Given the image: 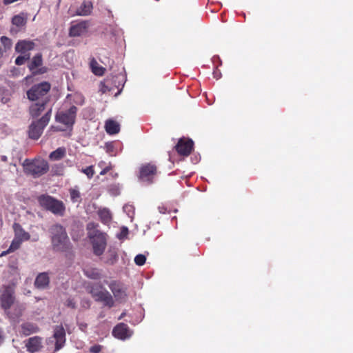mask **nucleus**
<instances>
[{"label":"nucleus","mask_w":353,"mask_h":353,"mask_svg":"<svg viewBox=\"0 0 353 353\" xmlns=\"http://www.w3.org/2000/svg\"><path fill=\"white\" fill-rule=\"evenodd\" d=\"M23 171L26 174L34 178L39 177L48 172L49 165L48 162L42 159H26L22 163Z\"/></svg>","instance_id":"3"},{"label":"nucleus","mask_w":353,"mask_h":353,"mask_svg":"<svg viewBox=\"0 0 353 353\" xmlns=\"http://www.w3.org/2000/svg\"><path fill=\"white\" fill-rule=\"evenodd\" d=\"M77 112V108L75 105H72L66 111L57 112L55 115V120L57 122L65 125L67 128H72L75 123Z\"/></svg>","instance_id":"9"},{"label":"nucleus","mask_w":353,"mask_h":353,"mask_svg":"<svg viewBox=\"0 0 353 353\" xmlns=\"http://www.w3.org/2000/svg\"><path fill=\"white\" fill-rule=\"evenodd\" d=\"M125 315V312H123L121 316H119V319H121Z\"/></svg>","instance_id":"57"},{"label":"nucleus","mask_w":353,"mask_h":353,"mask_svg":"<svg viewBox=\"0 0 353 353\" xmlns=\"http://www.w3.org/2000/svg\"><path fill=\"white\" fill-rule=\"evenodd\" d=\"M85 28L86 25L85 22L73 25L70 28L69 34L70 37H79L84 32Z\"/></svg>","instance_id":"25"},{"label":"nucleus","mask_w":353,"mask_h":353,"mask_svg":"<svg viewBox=\"0 0 353 353\" xmlns=\"http://www.w3.org/2000/svg\"><path fill=\"white\" fill-rule=\"evenodd\" d=\"M104 148L110 156H117L119 152L122 151L123 144L119 141L106 142Z\"/></svg>","instance_id":"19"},{"label":"nucleus","mask_w":353,"mask_h":353,"mask_svg":"<svg viewBox=\"0 0 353 353\" xmlns=\"http://www.w3.org/2000/svg\"><path fill=\"white\" fill-rule=\"evenodd\" d=\"M53 338L55 340L54 352H57L61 350L65 343V331L62 325H57L54 327Z\"/></svg>","instance_id":"10"},{"label":"nucleus","mask_w":353,"mask_h":353,"mask_svg":"<svg viewBox=\"0 0 353 353\" xmlns=\"http://www.w3.org/2000/svg\"><path fill=\"white\" fill-rule=\"evenodd\" d=\"M176 150V143L173 145V152Z\"/></svg>","instance_id":"59"},{"label":"nucleus","mask_w":353,"mask_h":353,"mask_svg":"<svg viewBox=\"0 0 353 353\" xmlns=\"http://www.w3.org/2000/svg\"><path fill=\"white\" fill-rule=\"evenodd\" d=\"M50 88L51 85L47 81L34 84L26 92L27 98L31 101H42L43 99H49L47 94Z\"/></svg>","instance_id":"6"},{"label":"nucleus","mask_w":353,"mask_h":353,"mask_svg":"<svg viewBox=\"0 0 353 353\" xmlns=\"http://www.w3.org/2000/svg\"><path fill=\"white\" fill-rule=\"evenodd\" d=\"M10 252H12V251H9V248H8L7 250L3 251V252H2V253H1V256H5V255H6L7 254H9V253H10Z\"/></svg>","instance_id":"55"},{"label":"nucleus","mask_w":353,"mask_h":353,"mask_svg":"<svg viewBox=\"0 0 353 353\" xmlns=\"http://www.w3.org/2000/svg\"><path fill=\"white\" fill-rule=\"evenodd\" d=\"M1 43L6 49H10L12 46V41L10 39L6 36H2L0 38Z\"/></svg>","instance_id":"40"},{"label":"nucleus","mask_w":353,"mask_h":353,"mask_svg":"<svg viewBox=\"0 0 353 353\" xmlns=\"http://www.w3.org/2000/svg\"><path fill=\"white\" fill-rule=\"evenodd\" d=\"M123 210L125 213H126V214L131 219H132L133 217V215H134V208L133 205H130V204H125L123 207Z\"/></svg>","instance_id":"38"},{"label":"nucleus","mask_w":353,"mask_h":353,"mask_svg":"<svg viewBox=\"0 0 353 353\" xmlns=\"http://www.w3.org/2000/svg\"><path fill=\"white\" fill-rule=\"evenodd\" d=\"M109 170V168H105V169H103L101 172H100V174L101 175H103L105 174Z\"/></svg>","instance_id":"53"},{"label":"nucleus","mask_w":353,"mask_h":353,"mask_svg":"<svg viewBox=\"0 0 353 353\" xmlns=\"http://www.w3.org/2000/svg\"><path fill=\"white\" fill-rule=\"evenodd\" d=\"M105 316V315L103 314V313H100L99 317V318H103Z\"/></svg>","instance_id":"58"},{"label":"nucleus","mask_w":353,"mask_h":353,"mask_svg":"<svg viewBox=\"0 0 353 353\" xmlns=\"http://www.w3.org/2000/svg\"><path fill=\"white\" fill-rule=\"evenodd\" d=\"M30 54H20L19 56H18L15 61H14V63L16 65H23L27 61L30 60Z\"/></svg>","instance_id":"33"},{"label":"nucleus","mask_w":353,"mask_h":353,"mask_svg":"<svg viewBox=\"0 0 353 353\" xmlns=\"http://www.w3.org/2000/svg\"><path fill=\"white\" fill-rule=\"evenodd\" d=\"M126 81V75L125 73L124 68H121V70L118 73H112L110 76H108L105 79V84L103 85L108 89H113L116 88L118 89L117 92L115 94V97L119 95L124 87Z\"/></svg>","instance_id":"7"},{"label":"nucleus","mask_w":353,"mask_h":353,"mask_svg":"<svg viewBox=\"0 0 353 353\" xmlns=\"http://www.w3.org/2000/svg\"><path fill=\"white\" fill-rule=\"evenodd\" d=\"M50 278L48 272L39 273L34 281V286L39 290H43L48 287Z\"/></svg>","instance_id":"21"},{"label":"nucleus","mask_w":353,"mask_h":353,"mask_svg":"<svg viewBox=\"0 0 353 353\" xmlns=\"http://www.w3.org/2000/svg\"><path fill=\"white\" fill-rule=\"evenodd\" d=\"M54 339L53 338V336H52V337H51V338H48V339H47V341H47V343H48V344L52 343L54 342Z\"/></svg>","instance_id":"54"},{"label":"nucleus","mask_w":353,"mask_h":353,"mask_svg":"<svg viewBox=\"0 0 353 353\" xmlns=\"http://www.w3.org/2000/svg\"><path fill=\"white\" fill-rule=\"evenodd\" d=\"M39 205L55 215L62 216L65 208L63 201L47 194H41L37 197Z\"/></svg>","instance_id":"4"},{"label":"nucleus","mask_w":353,"mask_h":353,"mask_svg":"<svg viewBox=\"0 0 353 353\" xmlns=\"http://www.w3.org/2000/svg\"><path fill=\"white\" fill-rule=\"evenodd\" d=\"M158 210H159V213H161V214H165L166 212H176V208L172 209V208L168 207L167 205H163L159 206Z\"/></svg>","instance_id":"42"},{"label":"nucleus","mask_w":353,"mask_h":353,"mask_svg":"<svg viewBox=\"0 0 353 353\" xmlns=\"http://www.w3.org/2000/svg\"><path fill=\"white\" fill-rule=\"evenodd\" d=\"M1 160L3 162H6L8 161V157L5 155L1 156Z\"/></svg>","instance_id":"56"},{"label":"nucleus","mask_w":353,"mask_h":353,"mask_svg":"<svg viewBox=\"0 0 353 353\" xmlns=\"http://www.w3.org/2000/svg\"><path fill=\"white\" fill-rule=\"evenodd\" d=\"M48 71V68L46 66H40L35 69L34 71L32 72V76H37L39 74H43L46 73Z\"/></svg>","instance_id":"41"},{"label":"nucleus","mask_w":353,"mask_h":353,"mask_svg":"<svg viewBox=\"0 0 353 353\" xmlns=\"http://www.w3.org/2000/svg\"><path fill=\"white\" fill-rule=\"evenodd\" d=\"M118 254L115 251L110 250L108 252V257L106 260V263L108 265H114L118 261Z\"/></svg>","instance_id":"32"},{"label":"nucleus","mask_w":353,"mask_h":353,"mask_svg":"<svg viewBox=\"0 0 353 353\" xmlns=\"http://www.w3.org/2000/svg\"><path fill=\"white\" fill-rule=\"evenodd\" d=\"M35 43L30 40H19L16 43L14 50L17 53L21 54H30V51L35 48Z\"/></svg>","instance_id":"14"},{"label":"nucleus","mask_w":353,"mask_h":353,"mask_svg":"<svg viewBox=\"0 0 353 353\" xmlns=\"http://www.w3.org/2000/svg\"><path fill=\"white\" fill-rule=\"evenodd\" d=\"M12 23L13 25L17 27H22L26 23V19L23 14L15 15L12 19Z\"/></svg>","instance_id":"30"},{"label":"nucleus","mask_w":353,"mask_h":353,"mask_svg":"<svg viewBox=\"0 0 353 353\" xmlns=\"http://www.w3.org/2000/svg\"><path fill=\"white\" fill-rule=\"evenodd\" d=\"M1 101L3 103L6 104L10 101V99L8 97H1Z\"/></svg>","instance_id":"49"},{"label":"nucleus","mask_w":353,"mask_h":353,"mask_svg":"<svg viewBox=\"0 0 353 353\" xmlns=\"http://www.w3.org/2000/svg\"><path fill=\"white\" fill-rule=\"evenodd\" d=\"M82 306H83V307H90V301H89L88 300L83 301V302H82Z\"/></svg>","instance_id":"50"},{"label":"nucleus","mask_w":353,"mask_h":353,"mask_svg":"<svg viewBox=\"0 0 353 353\" xmlns=\"http://www.w3.org/2000/svg\"><path fill=\"white\" fill-rule=\"evenodd\" d=\"M94 254L97 256H101L106 247V240L103 234H100L97 240H94L92 243Z\"/></svg>","instance_id":"18"},{"label":"nucleus","mask_w":353,"mask_h":353,"mask_svg":"<svg viewBox=\"0 0 353 353\" xmlns=\"http://www.w3.org/2000/svg\"><path fill=\"white\" fill-rule=\"evenodd\" d=\"M108 287L117 299L122 300L127 296L125 288L121 283L117 281H112L108 283Z\"/></svg>","instance_id":"15"},{"label":"nucleus","mask_w":353,"mask_h":353,"mask_svg":"<svg viewBox=\"0 0 353 353\" xmlns=\"http://www.w3.org/2000/svg\"><path fill=\"white\" fill-rule=\"evenodd\" d=\"M99 216L101 221L105 224H108L111 221V219H112L111 213H110V210L107 208H103L102 210H100L99 211Z\"/></svg>","instance_id":"28"},{"label":"nucleus","mask_w":353,"mask_h":353,"mask_svg":"<svg viewBox=\"0 0 353 353\" xmlns=\"http://www.w3.org/2000/svg\"><path fill=\"white\" fill-rule=\"evenodd\" d=\"M105 128L106 132L110 135L116 134L120 131V125L118 122L108 119L105 121Z\"/></svg>","instance_id":"23"},{"label":"nucleus","mask_w":353,"mask_h":353,"mask_svg":"<svg viewBox=\"0 0 353 353\" xmlns=\"http://www.w3.org/2000/svg\"><path fill=\"white\" fill-rule=\"evenodd\" d=\"M104 84H105V81L101 83V88L100 90L101 91L102 93H105L107 91H110L112 90V89L106 88L105 87H104V85H103Z\"/></svg>","instance_id":"46"},{"label":"nucleus","mask_w":353,"mask_h":353,"mask_svg":"<svg viewBox=\"0 0 353 353\" xmlns=\"http://www.w3.org/2000/svg\"><path fill=\"white\" fill-rule=\"evenodd\" d=\"M15 301V288L14 285L8 284L3 285L0 288V303L1 306L8 316L15 321L18 319L21 315L22 312L25 307L22 304L16 305V313L12 314L10 308Z\"/></svg>","instance_id":"2"},{"label":"nucleus","mask_w":353,"mask_h":353,"mask_svg":"<svg viewBox=\"0 0 353 353\" xmlns=\"http://www.w3.org/2000/svg\"><path fill=\"white\" fill-rule=\"evenodd\" d=\"M21 243V241L14 237L13 240L11 242V244L9 246V251L14 252L18 250L20 248Z\"/></svg>","instance_id":"36"},{"label":"nucleus","mask_w":353,"mask_h":353,"mask_svg":"<svg viewBox=\"0 0 353 353\" xmlns=\"http://www.w3.org/2000/svg\"><path fill=\"white\" fill-rule=\"evenodd\" d=\"M43 64V57L41 53L36 54L28 64L30 71L32 72Z\"/></svg>","instance_id":"26"},{"label":"nucleus","mask_w":353,"mask_h":353,"mask_svg":"<svg viewBox=\"0 0 353 353\" xmlns=\"http://www.w3.org/2000/svg\"><path fill=\"white\" fill-rule=\"evenodd\" d=\"M27 350L30 353H36L42 348V338L38 336H32L27 340L26 344Z\"/></svg>","instance_id":"17"},{"label":"nucleus","mask_w":353,"mask_h":353,"mask_svg":"<svg viewBox=\"0 0 353 353\" xmlns=\"http://www.w3.org/2000/svg\"><path fill=\"white\" fill-rule=\"evenodd\" d=\"M112 334L113 336L122 341L129 339L132 335L128 326L123 323L117 324L113 328Z\"/></svg>","instance_id":"11"},{"label":"nucleus","mask_w":353,"mask_h":353,"mask_svg":"<svg viewBox=\"0 0 353 353\" xmlns=\"http://www.w3.org/2000/svg\"><path fill=\"white\" fill-rule=\"evenodd\" d=\"M156 172V166L152 164H146L141 167L139 172V179L143 181L151 183L152 179Z\"/></svg>","instance_id":"12"},{"label":"nucleus","mask_w":353,"mask_h":353,"mask_svg":"<svg viewBox=\"0 0 353 353\" xmlns=\"http://www.w3.org/2000/svg\"><path fill=\"white\" fill-rule=\"evenodd\" d=\"M169 161H171L172 163H174L175 161L174 156H172L170 152H169Z\"/></svg>","instance_id":"52"},{"label":"nucleus","mask_w":353,"mask_h":353,"mask_svg":"<svg viewBox=\"0 0 353 353\" xmlns=\"http://www.w3.org/2000/svg\"><path fill=\"white\" fill-rule=\"evenodd\" d=\"M52 249L56 252H69L72 248L65 228L59 223L52 225L49 228Z\"/></svg>","instance_id":"1"},{"label":"nucleus","mask_w":353,"mask_h":353,"mask_svg":"<svg viewBox=\"0 0 353 353\" xmlns=\"http://www.w3.org/2000/svg\"><path fill=\"white\" fill-rule=\"evenodd\" d=\"M4 342V335L3 331L0 328V345H1Z\"/></svg>","instance_id":"47"},{"label":"nucleus","mask_w":353,"mask_h":353,"mask_svg":"<svg viewBox=\"0 0 353 353\" xmlns=\"http://www.w3.org/2000/svg\"><path fill=\"white\" fill-rule=\"evenodd\" d=\"M194 146V142L192 139L181 138L178 140V154L187 157L188 156Z\"/></svg>","instance_id":"13"},{"label":"nucleus","mask_w":353,"mask_h":353,"mask_svg":"<svg viewBox=\"0 0 353 353\" xmlns=\"http://www.w3.org/2000/svg\"><path fill=\"white\" fill-rule=\"evenodd\" d=\"M85 274L87 277L92 279H98L100 278V272L97 269H87L84 270Z\"/></svg>","instance_id":"31"},{"label":"nucleus","mask_w":353,"mask_h":353,"mask_svg":"<svg viewBox=\"0 0 353 353\" xmlns=\"http://www.w3.org/2000/svg\"><path fill=\"white\" fill-rule=\"evenodd\" d=\"M129 233V230L126 226H122L120 229V232L116 234V236L119 240H124L127 239Z\"/></svg>","instance_id":"34"},{"label":"nucleus","mask_w":353,"mask_h":353,"mask_svg":"<svg viewBox=\"0 0 353 353\" xmlns=\"http://www.w3.org/2000/svg\"><path fill=\"white\" fill-rule=\"evenodd\" d=\"M12 228L14 232V237L22 243L23 241H28L30 239V234L26 232L19 223H14Z\"/></svg>","instance_id":"20"},{"label":"nucleus","mask_w":353,"mask_h":353,"mask_svg":"<svg viewBox=\"0 0 353 353\" xmlns=\"http://www.w3.org/2000/svg\"><path fill=\"white\" fill-rule=\"evenodd\" d=\"M65 152L66 151L65 148H58L50 154L49 158L52 161H59L64 157L65 155Z\"/></svg>","instance_id":"27"},{"label":"nucleus","mask_w":353,"mask_h":353,"mask_svg":"<svg viewBox=\"0 0 353 353\" xmlns=\"http://www.w3.org/2000/svg\"><path fill=\"white\" fill-rule=\"evenodd\" d=\"M77 325L81 331H82L83 332H86V330L88 327V324L86 323L79 321V319H77Z\"/></svg>","instance_id":"43"},{"label":"nucleus","mask_w":353,"mask_h":353,"mask_svg":"<svg viewBox=\"0 0 353 353\" xmlns=\"http://www.w3.org/2000/svg\"><path fill=\"white\" fill-rule=\"evenodd\" d=\"M92 72L97 76H102L104 74L105 68L98 65L97 62L93 59L90 62Z\"/></svg>","instance_id":"29"},{"label":"nucleus","mask_w":353,"mask_h":353,"mask_svg":"<svg viewBox=\"0 0 353 353\" xmlns=\"http://www.w3.org/2000/svg\"><path fill=\"white\" fill-rule=\"evenodd\" d=\"M52 115V108H50L40 119L33 121L29 126L28 134L31 139L37 140L48 124Z\"/></svg>","instance_id":"5"},{"label":"nucleus","mask_w":353,"mask_h":353,"mask_svg":"<svg viewBox=\"0 0 353 353\" xmlns=\"http://www.w3.org/2000/svg\"><path fill=\"white\" fill-rule=\"evenodd\" d=\"M65 305L67 307L74 309L77 307L76 302L73 299H68L65 302Z\"/></svg>","instance_id":"44"},{"label":"nucleus","mask_w":353,"mask_h":353,"mask_svg":"<svg viewBox=\"0 0 353 353\" xmlns=\"http://www.w3.org/2000/svg\"><path fill=\"white\" fill-rule=\"evenodd\" d=\"M92 8V3L90 0H85L77 9L76 13L79 16H86L90 14Z\"/></svg>","instance_id":"22"},{"label":"nucleus","mask_w":353,"mask_h":353,"mask_svg":"<svg viewBox=\"0 0 353 353\" xmlns=\"http://www.w3.org/2000/svg\"><path fill=\"white\" fill-rule=\"evenodd\" d=\"M17 1V0H3V3L5 5H8V4L12 3Z\"/></svg>","instance_id":"51"},{"label":"nucleus","mask_w":353,"mask_h":353,"mask_svg":"<svg viewBox=\"0 0 353 353\" xmlns=\"http://www.w3.org/2000/svg\"><path fill=\"white\" fill-rule=\"evenodd\" d=\"M90 293L97 302H101L104 306L111 308L114 305V301L110 293L102 286L93 287Z\"/></svg>","instance_id":"8"},{"label":"nucleus","mask_w":353,"mask_h":353,"mask_svg":"<svg viewBox=\"0 0 353 353\" xmlns=\"http://www.w3.org/2000/svg\"><path fill=\"white\" fill-rule=\"evenodd\" d=\"M101 350V345H94L90 348V351L92 353H99Z\"/></svg>","instance_id":"45"},{"label":"nucleus","mask_w":353,"mask_h":353,"mask_svg":"<svg viewBox=\"0 0 353 353\" xmlns=\"http://www.w3.org/2000/svg\"><path fill=\"white\" fill-rule=\"evenodd\" d=\"M50 129L54 131V132H59V131H63L64 130L58 127V126H54V125H52L50 127Z\"/></svg>","instance_id":"48"},{"label":"nucleus","mask_w":353,"mask_h":353,"mask_svg":"<svg viewBox=\"0 0 353 353\" xmlns=\"http://www.w3.org/2000/svg\"><path fill=\"white\" fill-rule=\"evenodd\" d=\"M146 256L144 254H139L134 257V263L137 265L142 266L145 263Z\"/></svg>","instance_id":"37"},{"label":"nucleus","mask_w":353,"mask_h":353,"mask_svg":"<svg viewBox=\"0 0 353 353\" xmlns=\"http://www.w3.org/2000/svg\"><path fill=\"white\" fill-rule=\"evenodd\" d=\"M81 172L85 174L88 179L92 178L94 171L92 165L88 166L85 168H82Z\"/></svg>","instance_id":"39"},{"label":"nucleus","mask_w":353,"mask_h":353,"mask_svg":"<svg viewBox=\"0 0 353 353\" xmlns=\"http://www.w3.org/2000/svg\"><path fill=\"white\" fill-rule=\"evenodd\" d=\"M70 199L73 203H77L79 201L81 194L79 190L76 189H70Z\"/></svg>","instance_id":"35"},{"label":"nucleus","mask_w":353,"mask_h":353,"mask_svg":"<svg viewBox=\"0 0 353 353\" xmlns=\"http://www.w3.org/2000/svg\"><path fill=\"white\" fill-rule=\"evenodd\" d=\"M21 333L25 336H29L32 334H34L39 332V329L38 326L30 322L23 323L21 325Z\"/></svg>","instance_id":"24"},{"label":"nucleus","mask_w":353,"mask_h":353,"mask_svg":"<svg viewBox=\"0 0 353 353\" xmlns=\"http://www.w3.org/2000/svg\"><path fill=\"white\" fill-rule=\"evenodd\" d=\"M50 99H43L42 101H34L29 108L30 114L32 118H37L44 111Z\"/></svg>","instance_id":"16"}]
</instances>
